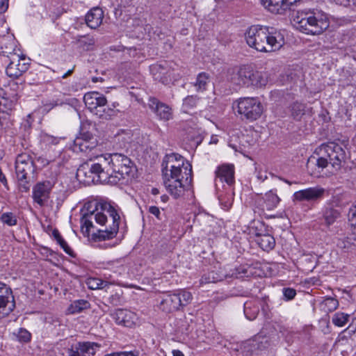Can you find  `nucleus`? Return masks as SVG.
<instances>
[{
  "label": "nucleus",
  "instance_id": "1",
  "mask_svg": "<svg viewBox=\"0 0 356 356\" xmlns=\"http://www.w3.org/2000/svg\"><path fill=\"white\" fill-rule=\"evenodd\" d=\"M192 165L175 153L167 154L162 162V175L165 188L175 198L184 195L192 182Z\"/></svg>",
  "mask_w": 356,
  "mask_h": 356
},
{
  "label": "nucleus",
  "instance_id": "2",
  "mask_svg": "<svg viewBox=\"0 0 356 356\" xmlns=\"http://www.w3.org/2000/svg\"><path fill=\"white\" fill-rule=\"evenodd\" d=\"M249 47L260 52H274L284 44V36L280 30L273 27L254 25L245 33Z\"/></svg>",
  "mask_w": 356,
  "mask_h": 356
},
{
  "label": "nucleus",
  "instance_id": "3",
  "mask_svg": "<svg viewBox=\"0 0 356 356\" xmlns=\"http://www.w3.org/2000/svg\"><path fill=\"white\" fill-rule=\"evenodd\" d=\"M296 29L300 32L310 35H319L330 26L327 15L318 9H309L298 12L293 18Z\"/></svg>",
  "mask_w": 356,
  "mask_h": 356
},
{
  "label": "nucleus",
  "instance_id": "4",
  "mask_svg": "<svg viewBox=\"0 0 356 356\" xmlns=\"http://www.w3.org/2000/svg\"><path fill=\"white\" fill-rule=\"evenodd\" d=\"M231 81L239 87L261 88L267 84L268 75L265 72L254 71L251 67L243 65L232 74Z\"/></svg>",
  "mask_w": 356,
  "mask_h": 356
},
{
  "label": "nucleus",
  "instance_id": "5",
  "mask_svg": "<svg viewBox=\"0 0 356 356\" xmlns=\"http://www.w3.org/2000/svg\"><path fill=\"white\" fill-rule=\"evenodd\" d=\"M15 172L19 189L22 192H28L30 182L34 179L35 166L31 156L23 153L19 154L15 161Z\"/></svg>",
  "mask_w": 356,
  "mask_h": 356
},
{
  "label": "nucleus",
  "instance_id": "6",
  "mask_svg": "<svg viewBox=\"0 0 356 356\" xmlns=\"http://www.w3.org/2000/svg\"><path fill=\"white\" fill-rule=\"evenodd\" d=\"M90 162H92L90 167V174H92V182L95 184H116L117 179L109 176L107 171H105L107 165L110 164V159L101 154L90 157Z\"/></svg>",
  "mask_w": 356,
  "mask_h": 356
},
{
  "label": "nucleus",
  "instance_id": "7",
  "mask_svg": "<svg viewBox=\"0 0 356 356\" xmlns=\"http://www.w3.org/2000/svg\"><path fill=\"white\" fill-rule=\"evenodd\" d=\"M192 300V294L186 290L164 293L160 302V309L165 312L177 311L186 306Z\"/></svg>",
  "mask_w": 356,
  "mask_h": 356
},
{
  "label": "nucleus",
  "instance_id": "8",
  "mask_svg": "<svg viewBox=\"0 0 356 356\" xmlns=\"http://www.w3.org/2000/svg\"><path fill=\"white\" fill-rule=\"evenodd\" d=\"M319 154L327 157L330 165L332 168L338 170L346 159V154L343 148L334 142L322 144L319 149Z\"/></svg>",
  "mask_w": 356,
  "mask_h": 356
},
{
  "label": "nucleus",
  "instance_id": "9",
  "mask_svg": "<svg viewBox=\"0 0 356 356\" xmlns=\"http://www.w3.org/2000/svg\"><path fill=\"white\" fill-rule=\"evenodd\" d=\"M238 112L247 120L253 121L261 116L263 112V106L257 98H241L238 102Z\"/></svg>",
  "mask_w": 356,
  "mask_h": 356
},
{
  "label": "nucleus",
  "instance_id": "10",
  "mask_svg": "<svg viewBox=\"0 0 356 356\" xmlns=\"http://www.w3.org/2000/svg\"><path fill=\"white\" fill-rule=\"evenodd\" d=\"M113 172L109 176L117 179V183L125 178L131 172V160L125 155L114 153L108 156Z\"/></svg>",
  "mask_w": 356,
  "mask_h": 356
},
{
  "label": "nucleus",
  "instance_id": "11",
  "mask_svg": "<svg viewBox=\"0 0 356 356\" xmlns=\"http://www.w3.org/2000/svg\"><path fill=\"white\" fill-rule=\"evenodd\" d=\"M56 183L55 178L38 182L33 187L32 198L40 207H44L50 197L51 191Z\"/></svg>",
  "mask_w": 356,
  "mask_h": 356
},
{
  "label": "nucleus",
  "instance_id": "12",
  "mask_svg": "<svg viewBox=\"0 0 356 356\" xmlns=\"http://www.w3.org/2000/svg\"><path fill=\"white\" fill-rule=\"evenodd\" d=\"M107 213L113 219V225L109 230L99 229L97 232L93 233L92 234V239L95 242L112 239L118 233L120 220L118 211L111 204V209H108Z\"/></svg>",
  "mask_w": 356,
  "mask_h": 356
},
{
  "label": "nucleus",
  "instance_id": "13",
  "mask_svg": "<svg viewBox=\"0 0 356 356\" xmlns=\"http://www.w3.org/2000/svg\"><path fill=\"white\" fill-rule=\"evenodd\" d=\"M15 308V302L11 289L0 282V318L9 315Z\"/></svg>",
  "mask_w": 356,
  "mask_h": 356
},
{
  "label": "nucleus",
  "instance_id": "14",
  "mask_svg": "<svg viewBox=\"0 0 356 356\" xmlns=\"http://www.w3.org/2000/svg\"><path fill=\"white\" fill-rule=\"evenodd\" d=\"M8 63L6 72V74L12 78H18L24 72H26L29 67V63L26 61L24 56H20L19 54H12Z\"/></svg>",
  "mask_w": 356,
  "mask_h": 356
},
{
  "label": "nucleus",
  "instance_id": "15",
  "mask_svg": "<svg viewBox=\"0 0 356 356\" xmlns=\"http://www.w3.org/2000/svg\"><path fill=\"white\" fill-rule=\"evenodd\" d=\"M90 208H93L90 211V218L93 217L96 223L100 225H105L107 221V216L104 212L111 209V204L102 198L99 200L90 199Z\"/></svg>",
  "mask_w": 356,
  "mask_h": 356
},
{
  "label": "nucleus",
  "instance_id": "16",
  "mask_svg": "<svg viewBox=\"0 0 356 356\" xmlns=\"http://www.w3.org/2000/svg\"><path fill=\"white\" fill-rule=\"evenodd\" d=\"M90 208H93L90 211V218L93 217L96 223L100 225H105L107 221V216L104 212L111 209V204L102 198L99 200L90 199Z\"/></svg>",
  "mask_w": 356,
  "mask_h": 356
},
{
  "label": "nucleus",
  "instance_id": "17",
  "mask_svg": "<svg viewBox=\"0 0 356 356\" xmlns=\"http://www.w3.org/2000/svg\"><path fill=\"white\" fill-rule=\"evenodd\" d=\"M106 97L97 92H90V113L99 118L107 119L110 116L106 111Z\"/></svg>",
  "mask_w": 356,
  "mask_h": 356
},
{
  "label": "nucleus",
  "instance_id": "18",
  "mask_svg": "<svg viewBox=\"0 0 356 356\" xmlns=\"http://www.w3.org/2000/svg\"><path fill=\"white\" fill-rule=\"evenodd\" d=\"M325 189L321 187H310L296 191L293 195V202H316L321 200L325 193Z\"/></svg>",
  "mask_w": 356,
  "mask_h": 356
},
{
  "label": "nucleus",
  "instance_id": "19",
  "mask_svg": "<svg viewBox=\"0 0 356 356\" xmlns=\"http://www.w3.org/2000/svg\"><path fill=\"white\" fill-rule=\"evenodd\" d=\"M339 207L340 206L337 198H333L325 205L322 213L323 219L326 225H332L340 217L341 210L338 209Z\"/></svg>",
  "mask_w": 356,
  "mask_h": 356
},
{
  "label": "nucleus",
  "instance_id": "20",
  "mask_svg": "<svg viewBox=\"0 0 356 356\" xmlns=\"http://www.w3.org/2000/svg\"><path fill=\"white\" fill-rule=\"evenodd\" d=\"M149 108L154 112L161 120H168L172 117L171 108L155 97H149Z\"/></svg>",
  "mask_w": 356,
  "mask_h": 356
},
{
  "label": "nucleus",
  "instance_id": "21",
  "mask_svg": "<svg viewBox=\"0 0 356 356\" xmlns=\"http://www.w3.org/2000/svg\"><path fill=\"white\" fill-rule=\"evenodd\" d=\"M135 314L124 309H116L113 314L112 317L118 325L125 327H131L135 319Z\"/></svg>",
  "mask_w": 356,
  "mask_h": 356
},
{
  "label": "nucleus",
  "instance_id": "22",
  "mask_svg": "<svg viewBox=\"0 0 356 356\" xmlns=\"http://www.w3.org/2000/svg\"><path fill=\"white\" fill-rule=\"evenodd\" d=\"M216 179L226 182L228 185L233 184L234 180V170L232 165H222L216 171Z\"/></svg>",
  "mask_w": 356,
  "mask_h": 356
},
{
  "label": "nucleus",
  "instance_id": "23",
  "mask_svg": "<svg viewBox=\"0 0 356 356\" xmlns=\"http://www.w3.org/2000/svg\"><path fill=\"white\" fill-rule=\"evenodd\" d=\"M85 124H81L80 136L74 140V149L75 152H86L89 149V134L88 131H84Z\"/></svg>",
  "mask_w": 356,
  "mask_h": 356
},
{
  "label": "nucleus",
  "instance_id": "24",
  "mask_svg": "<svg viewBox=\"0 0 356 356\" xmlns=\"http://www.w3.org/2000/svg\"><path fill=\"white\" fill-rule=\"evenodd\" d=\"M256 241L259 247L265 250L269 251L274 248L275 245V240L274 237L269 234H256Z\"/></svg>",
  "mask_w": 356,
  "mask_h": 356
},
{
  "label": "nucleus",
  "instance_id": "25",
  "mask_svg": "<svg viewBox=\"0 0 356 356\" xmlns=\"http://www.w3.org/2000/svg\"><path fill=\"white\" fill-rule=\"evenodd\" d=\"M280 202V199L277 196L276 191L270 190L264 195L263 209L272 211L277 207Z\"/></svg>",
  "mask_w": 356,
  "mask_h": 356
},
{
  "label": "nucleus",
  "instance_id": "26",
  "mask_svg": "<svg viewBox=\"0 0 356 356\" xmlns=\"http://www.w3.org/2000/svg\"><path fill=\"white\" fill-rule=\"evenodd\" d=\"M211 81V76L207 72H200L197 75L193 83L197 92H203L207 90Z\"/></svg>",
  "mask_w": 356,
  "mask_h": 356
},
{
  "label": "nucleus",
  "instance_id": "27",
  "mask_svg": "<svg viewBox=\"0 0 356 356\" xmlns=\"http://www.w3.org/2000/svg\"><path fill=\"white\" fill-rule=\"evenodd\" d=\"M104 17V12L102 8L95 7L90 9V29H95L100 26Z\"/></svg>",
  "mask_w": 356,
  "mask_h": 356
},
{
  "label": "nucleus",
  "instance_id": "28",
  "mask_svg": "<svg viewBox=\"0 0 356 356\" xmlns=\"http://www.w3.org/2000/svg\"><path fill=\"white\" fill-rule=\"evenodd\" d=\"M15 45L13 41L9 40L4 42L0 47V56L4 59V62L7 63L10 60L12 54H17L15 53Z\"/></svg>",
  "mask_w": 356,
  "mask_h": 356
},
{
  "label": "nucleus",
  "instance_id": "29",
  "mask_svg": "<svg viewBox=\"0 0 356 356\" xmlns=\"http://www.w3.org/2000/svg\"><path fill=\"white\" fill-rule=\"evenodd\" d=\"M89 350L88 342H79L74 347L68 349L69 356H86V354Z\"/></svg>",
  "mask_w": 356,
  "mask_h": 356
},
{
  "label": "nucleus",
  "instance_id": "30",
  "mask_svg": "<svg viewBox=\"0 0 356 356\" xmlns=\"http://www.w3.org/2000/svg\"><path fill=\"white\" fill-rule=\"evenodd\" d=\"M83 209L86 210V211L89 209V202H86L83 206ZM81 230L84 236L88 238V241H89V216L88 212H85L83 214L81 218Z\"/></svg>",
  "mask_w": 356,
  "mask_h": 356
},
{
  "label": "nucleus",
  "instance_id": "31",
  "mask_svg": "<svg viewBox=\"0 0 356 356\" xmlns=\"http://www.w3.org/2000/svg\"><path fill=\"white\" fill-rule=\"evenodd\" d=\"M52 236L56 241L57 243L59 244L60 246L63 249L65 253H67L70 256L74 257L72 250L67 245V242L64 240V238L61 236L58 229H55L53 230Z\"/></svg>",
  "mask_w": 356,
  "mask_h": 356
},
{
  "label": "nucleus",
  "instance_id": "32",
  "mask_svg": "<svg viewBox=\"0 0 356 356\" xmlns=\"http://www.w3.org/2000/svg\"><path fill=\"white\" fill-rule=\"evenodd\" d=\"M338 306V300L334 298L330 297L325 298L321 304V307L325 312H332L335 310Z\"/></svg>",
  "mask_w": 356,
  "mask_h": 356
},
{
  "label": "nucleus",
  "instance_id": "33",
  "mask_svg": "<svg viewBox=\"0 0 356 356\" xmlns=\"http://www.w3.org/2000/svg\"><path fill=\"white\" fill-rule=\"evenodd\" d=\"M89 307L88 302L86 300H78L74 301L68 308V311L71 314H76L82 312L83 309Z\"/></svg>",
  "mask_w": 356,
  "mask_h": 356
},
{
  "label": "nucleus",
  "instance_id": "34",
  "mask_svg": "<svg viewBox=\"0 0 356 356\" xmlns=\"http://www.w3.org/2000/svg\"><path fill=\"white\" fill-rule=\"evenodd\" d=\"M349 317L347 314L337 312L332 316V322L336 326L343 327L348 322Z\"/></svg>",
  "mask_w": 356,
  "mask_h": 356
},
{
  "label": "nucleus",
  "instance_id": "35",
  "mask_svg": "<svg viewBox=\"0 0 356 356\" xmlns=\"http://www.w3.org/2000/svg\"><path fill=\"white\" fill-rule=\"evenodd\" d=\"M198 99L196 95L187 96L183 101V111L188 113L191 109L195 108L198 102Z\"/></svg>",
  "mask_w": 356,
  "mask_h": 356
},
{
  "label": "nucleus",
  "instance_id": "36",
  "mask_svg": "<svg viewBox=\"0 0 356 356\" xmlns=\"http://www.w3.org/2000/svg\"><path fill=\"white\" fill-rule=\"evenodd\" d=\"M356 245V238L354 236H347L339 238L337 246L342 249L349 250Z\"/></svg>",
  "mask_w": 356,
  "mask_h": 356
},
{
  "label": "nucleus",
  "instance_id": "37",
  "mask_svg": "<svg viewBox=\"0 0 356 356\" xmlns=\"http://www.w3.org/2000/svg\"><path fill=\"white\" fill-rule=\"evenodd\" d=\"M305 106L303 104L296 102L292 104L291 111L293 118L298 120L305 114Z\"/></svg>",
  "mask_w": 356,
  "mask_h": 356
},
{
  "label": "nucleus",
  "instance_id": "38",
  "mask_svg": "<svg viewBox=\"0 0 356 356\" xmlns=\"http://www.w3.org/2000/svg\"><path fill=\"white\" fill-rule=\"evenodd\" d=\"M221 280H222V277L218 275L216 272L211 271L202 277L200 284L215 283Z\"/></svg>",
  "mask_w": 356,
  "mask_h": 356
},
{
  "label": "nucleus",
  "instance_id": "39",
  "mask_svg": "<svg viewBox=\"0 0 356 356\" xmlns=\"http://www.w3.org/2000/svg\"><path fill=\"white\" fill-rule=\"evenodd\" d=\"M0 220L10 227L15 226L17 224V218L12 212L3 213L0 217Z\"/></svg>",
  "mask_w": 356,
  "mask_h": 356
},
{
  "label": "nucleus",
  "instance_id": "40",
  "mask_svg": "<svg viewBox=\"0 0 356 356\" xmlns=\"http://www.w3.org/2000/svg\"><path fill=\"white\" fill-rule=\"evenodd\" d=\"M11 124L10 112L8 110L0 111V129L8 128Z\"/></svg>",
  "mask_w": 356,
  "mask_h": 356
},
{
  "label": "nucleus",
  "instance_id": "41",
  "mask_svg": "<svg viewBox=\"0 0 356 356\" xmlns=\"http://www.w3.org/2000/svg\"><path fill=\"white\" fill-rule=\"evenodd\" d=\"M115 140H118V143L122 142V144L120 145V148H127L131 141L129 133L122 132L120 134H118L115 136Z\"/></svg>",
  "mask_w": 356,
  "mask_h": 356
},
{
  "label": "nucleus",
  "instance_id": "42",
  "mask_svg": "<svg viewBox=\"0 0 356 356\" xmlns=\"http://www.w3.org/2000/svg\"><path fill=\"white\" fill-rule=\"evenodd\" d=\"M13 105V102L9 99V97L0 99V111L8 110L10 112Z\"/></svg>",
  "mask_w": 356,
  "mask_h": 356
},
{
  "label": "nucleus",
  "instance_id": "43",
  "mask_svg": "<svg viewBox=\"0 0 356 356\" xmlns=\"http://www.w3.org/2000/svg\"><path fill=\"white\" fill-rule=\"evenodd\" d=\"M316 165L318 168L323 170L330 165L329 160L326 156L321 154V156L316 159Z\"/></svg>",
  "mask_w": 356,
  "mask_h": 356
},
{
  "label": "nucleus",
  "instance_id": "44",
  "mask_svg": "<svg viewBox=\"0 0 356 356\" xmlns=\"http://www.w3.org/2000/svg\"><path fill=\"white\" fill-rule=\"evenodd\" d=\"M87 167L88 164L83 163L77 169L76 177L80 181H86V180L82 179V178L87 177Z\"/></svg>",
  "mask_w": 356,
  "mask_h": 356
},
{
  "label": "nucleus",
  "instance_id": "45",
  "mask_svg": "<svg viewBox=\"0 0 356 356\" xmlns=\"http://www.w3.org/2000/svg\"><path fill=\"white\" fill-rule=\"evenodd\" d=\"M17 337L20 341L28 342L31 339V334L26 330L20 328Z\"/></svg>",
  "mask_w": 356,
  "mask_h": 356
},
{
  "label": "nucleus",
  "instance_id": "46",
  "mask_svg": "<svg viewBox=\"0 0 356 356\" xmlns=\"http://www.w3.org/2000/svg\"><path fill=\"white\" fill-rule=\"evenodd\" d=\"M60 139V138L55 137L47 134L42 136L43 141L49 145H57L59 143Z\"/></svg>",
  "mask_w": 356,
  "mask_h": 356
},
{
  "label": "nucleus",
  "instance_id": "47",
  "mask_svg": "<svg viewBox=\"0 0 356 356\" xmlns=\"http://www.w3.org/2000/svg\"><path fill=\"white\" fill-rule=\"evenodd\" d=\"M104 284L102 280L90 277V290L102 289Z\"/></svg>",
  "mask_w": 356,
  "mask_h": 356
},
{
  "label": "nucleus",
  "instance_id": "48",
  "mask_svg": "<svg viewBox=\"0 0 356 356\" xmlns=\"http://www.w3.org/2000/svg\"><path fill=\"white\" fill-rule=\"evenodd\" d=\"M283 294L287 300H291L295 298L296 291L292 288H284L283 289Z\"/></svg>",
  "mask_w": 356,
  "mask_h": 356
},
{
  "label": "nucleus",
  "instance_id": "49",
  "mask_svg": "<svg viewBox=\"0 0 356 356\" xmlns=\"http://www.w3.org/2000/svg\"><path fill=\"white\" fill-rule=\"evenodd\" d=\"M348 220L353 227H356V211L350 209L348 213Z\"/></svg>",
  "mask_w": 356,
  "mask_h": 356
},
{
  "label": "nucleus",
  "instance_id": "50",
  "mask_svg": "<svg viewBox=\"0 0 356 356\" xmlns=\"http://www.w3.org/2000/svg\"><path fill=\"white\" fill-rule=\"evenodd\" d=\"M107 344L101 340L100 342H90V347L91 350L98 349V350H99L100 349L105 348Z\"/></svg>",
  "mask_w": 356,
  "mask_h": 356
},
{
  "label": "nucleus",
  "instance_id": "51",
  "mask_svg": "<svg viewBox=\"0 0 356 356\" xmlns=\"http://www.w3.org/2000/svg\"><path fill=\"white\" fill-rule=\"evenodd\" d=\"M116 356H139V352L135 351H124V352H116Z\"/></svg>",
  "mask_w": 356,
  "mask_h": 356
},
{
  "label": "nucleus",
  "instance_id": "52",
  "mask_svg": "<svg viewBox=\"0 0 356 356\" xmlns=\"http://www.w3.org/2000/svg\"><path fill=\"white\" fill-rule=\"evenodd\" d=\"M9 0H1L0 1V13H4L8 8Z\"/></svg>",
  "mask_w": 356,
  "mask_h": 356
},
{
  "label": "nucleus",
  "instance_id": "53",
  "mask_svg": "<svg viewBox=\"0 0 356 356\" xmlns=\"http://www.w3.org/2000/svg\"><path fill=\"white\" fill-rule=\"evenodd\" d=\"M87 38L83 36H80L79 39L78 40V43L80 44L81 46L83 45V49L88 50V44H87Z\"/></svg>",
  "mask_w": 356,
  "mask_h": 356
},
{
  "label": "nucleus",
  "instance_id": "54",
  "mask_svg": "<svg viewBox=\"0 0 356 356\" xmlns=\"http://www.w3.org/2000/svg\"><path fill=\"white\" fill-rule=\"evenodd\" d=\"M149 211L152 215L155 216L157 218H159V215L161 213L159 209L157 207L152 206L149 209Z\"/></svg>",
  "mask_w": 356,
  "mask_h": 356
},
{
  "label": "nucleus",
  "instance_id": "55",
  "mask_svg": "<svg viewBox=\"0 0 356 356\" xmlns=\"http://www.w3.org/2000/svg\"><path fill=\"white\" fill-rule=\"evenodd\" d=\"M7 97H8V95H7L6 91L5 90H3V88H0V99H3V98H6Z\"/></svg>",
  "mask_w": 356,
  "mask_h": 356
},
{
  "label": "nucleus",
  "instance_id": "56",
  "mask_svg": "<svg viewBox=\"0 0 356 356\" xmlns=\"http://www.w3.org/2000/svg\"><path fill=\"white\" fill-rule=\"evenodd\" d=\"M336 1L337 3L338 4H340V5H343V6H346L347 4H348L349 3V0H334Z\"/></svg>",
  "mask_w": 356,
  "mask_h": 356
},
{
  "label": "nucleus",
  "instance_id": "57",
  "mask_svg": "<svg viewBox=\"0 0 356 356\" xmlns=\"http://www.w3.org/2000/svg\"><path fill=\"white\" fill-rule=\"evenodd\" d=\"M172 355L173 356H184L183 353L179 350H174L172 351Z\"/></svg>",
  "mask_w": 356,
  "mask_h": 356
},
{
  "label": "nucleus",
  "instance_id": "58",
  "mask_svg": "<svg viewBox=\"0 0 356 356\" xmlns=\"http://www.w3.org/2000/svg\"><path fill=\"white\" fill-rule=\"evenodd\" d=\"M92 81L94 83H97L98 81L103 82L104 81V79L102 77L94 76V77L92 78Z\"/></svg>",
  "mask_w": 356,
  "mask_h": 356
},
{
  "label": "nucleus",
  "instance_id": "59",
  "mask_svg": "<svg viewBox=\"0 0 356 356\" xmlns=\"http://www.w3.org/2000/svg\"><path fill=\"white\" fill-rule=\"evenodd\" d=\"M85 21H86V24L88 26H89V12H88L86 14V17H85Z\"/></svg>",
  "mask_w": 356,
  "mask_h": 356
},
{
  "label": "nucleus",
  "instance_id": "60",
  "mask_svg": "<svg viewBox=\"0 0 356 356\" xmlns=\"http://www.w3.org/2000/svg\"><path fill=\"white\" fill-rule=\"evenodd\" d=\"M152 193L153 195H157V194L159 193V189H157L156 188H154L152 190Z\"/></svg>",
  "mask_w": 356,
  "mask_h": 356
},
{
  "label": "nucleus",
  "instance_id": "61",
  "mask_svg": "<svg viewBox=\"0 0 356 356\" xmlns=\"http://www.w3.org/2000/svg\"><path fill=\"white\" fill-rule=\"evenodd\" d=\"M72 70H68L63 76V78H66L68 75H70L72 73Z\"/></svg>",
  "mask_w": 356,
  "mask_h": 356
},
{
  "label": "nucleus",
  "instance_id": "62",
  "mask_svg": "<svg viewBox=\"0 0 356 356\" xmlns=\"http://www.w3.org/2000/svg\"><path fill=\"white\" fill-rule=\"evenodd\" d=\"M161 199H162L163 202H166V201H167V200L168 199V196H166V195H163V196L161 197Z\"/></svg>",
  "mask_w": 356,
  "mask_h": 356
},
{
  "label": "nucleus",
  "instance_id": "63",
  "mask_svg": "<svg viewBox=\"0 0 356 356\" xmlns=\"http://www.w3.org/2000/svg\"><path fill=\"white\" fill-rule=\"evenodd\" d=\"M88 96H89V92H87V93L85 94V95L83 97V99H84L86 103V99H87Z\"/></svg>",
  "mask_w": 356,
  "mask_h": 356
},
{
  "label": "nucleus",
  "instance_id": "64",
  "mask_svg": "<svg viewBox=\"0 0 356 356\" xmlns=\"http://www.w3.org/2000/svg\"><path fill=\"white\" fill-rule=\"evenodd\" d=\"M257 345L256 341L254 340L252 341V343H251V346L254 347Z\"/></svg>",
  "mask_w": 356,
  "mask_h": 356
}]
</instances>
